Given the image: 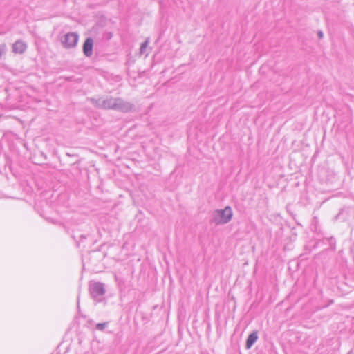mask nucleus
Listing matches in <instances>:
<instances>
[{
    "mask_svg": "<svg viewBox=\"0 0 354 354\" xmlns=\"http://www.w3.org/2000/svg\"><path fill=\"white\" fill-rule=\"evenodd\" d=\"M72 237L74 240L77 241V243L79 244L82 240L85 239L86 238V235L84 234H73Z\"/></svg>",
    "mask_w": 354,
    "mask_h": 354,
    "instance_id": "9",
    "label": "nucleus"
},
{
    "mask_svg": "<svg viewBox=\"0 0 354 354\" xmlns=\"http://www.w3.org/2000/svg\"><path fill=\"white\" fill-rule=\"evenodd\" d=\"M257 339L258 335L257 331H254L252 333H250L246 339L245 348L247 349H250L257 340Z\"/></svg>",
    "mask_w": 354,
    "mask_h": 354,
    "instance_id": "7",
    "label": "nucleus"
},
{
    "mask_svg": "<svg viewBox=\"0 0 354 354\" xmlns=\"http://www.w3.org/2000/svg\"><path fill=\"white\" fill-rule=\"evenodd\" d=\"M88 290L91 297L97 302H100L106 293L105 286L101 282H90Z\"/></svg>",
    "mask_w": 354,
    "mask_h": 354,
    "instance_id": "3",
    "label": "nucleus"
},
{
    "mask_svg": "<svg viewBox=\"0 0 354 354\" xmlns=\"http://www.w3.org/2000/svg\"><path fill=\"white\" fill-rule=\"evenodd\" d=\"M79 304H80V301H79V298L77 299V306L79 307Z\"/></svg>",
    "mask_w": 354,
    "mask_h": 354,
    "instance_id": "13",
    "label": "nucleus"
},
{
    "mask_svg": "<svg viewBox=\"0 0 354 354\" xmlns=\"http://www.w3.org/2000/svg\"><path fill=\"white\" fill-rule=\"evenodd\" d=\"M92 103L97 108L111 109L118 112L128 113L134 109V104L120 97L91 99Z\"/></svg>",
    "mask_w": 354,
    "mask_h": 354,
    "instance_id": "1",
    "label": "nucleus"
},
{
    "mask_svg": "<svg viewBox=\"0 0 354 354\" xmlns=\"http://www.w3.org/2000/svg\"><path fill=\"white\" fill-rule=\"evenodd\" d=\"M93 40L91 37H88L84 42L82 50L84 55L90 57L93 54Z\"/></svg>",
    "mask_w": 354,
    "mask_h": 354,
    "instance_id": "5",
    "label": "nucleus"
},
{
    "mask_svg": "<svg viewBox=\"0 0 354 354\" xmlns=\"http://www.w3.org/2000/svg\"><path fill=\"white\" fill-rule=\"evenodd\" d=\"M79 36L75 32H68L64 35V40L62 41L64 48H71L76 46Z\"/></svg>",
    "mask_w": 354,
    "mask_h": 354,
    "instance_id": "4",
    "label": "nucleus"
},
{
    "mask_svg": "<svg viewBox=\"0 0 354 354\" xmlns=\"http://www.w3.org/2000/svg\"><path fill=\"white\" fill-rule=\"evenodd\" d=\"M27 48V45L21 40L16 41L12 45V51L16 54L24 53Z\"/></svg>",
    "mask_w": 354,
    "mask_h": 354,
    "instance_id": "6",
    "label": "nucleus"
},
{
    "mask_svg": "<svg viewBox=\"0 0 354 354\" xmlns=\"http://www.w3.org/2000/svg\"><path fill=\"white\" fill-rule=\"evenodd\" d=\"M233 216L232 208L226 206L223 209H216L212 215L210 223L216 225L229 223Z\"/></svg>",
    "mask_w": 354,
    "mask_h": 354,
    "instance_id": "2",
    "label": "nucleus"
},
{
    "mask_svg": "<svg viewBox=\"0 0 354 354\" xmlns=\"http://www.w3.org/2000/svg\"><path fill=\"white\" fill-rule=\"evenodd\" d=\"M6 45L5 44H0V59L6 53Z\"/></svg>",
    "mask_w": 354,
    "mask_h": 354,
    "instance_id": "11",
    "label": "nucleus"
},
{
    "mask_svg": "<svg viewBox=\"0 0 354 354\" xmlns=\"http://www.w3.org/2000/svg\"><path fill=\"white\" fill-rule=\"evenodd\" d=\"M317 35H318V37H319V39H322V38L323 37V36H324V34H323L322 31H320V30H319V31H318V32H317Z\"/></svg>",
    "mask_w": 354,
    "mask_h": 354,
    "instance_id": "12",
    "label": "nucleus"
},
{
    "mask_svg": "<svg viewBox=\"0 0 354 354\" xmlns=\"http://www.w3.org/2000/svg\"><path fill=\"white\" fill-rule=\"evenodd\" d=\"M149 43V38H147L146 40L142 43L140 48V54L143 55L145 53V57H147L149 55V52H147V48L148 47Z\"/></svg>",
    "mask_w": 354,
    "mask_h": 354,
    "instance_id": "8",
    "label": "nucleus"
},
{
    "mask_svg": "<svg viewBox=\"0 0 354 354\" xmlns=\"http://www.w3.org/2000/svg\"><path fill=\"white\" fill-rule=\"evenodd\" d=\"M108 325V322L98 323L95 326L97 330H103Z\"/></svg>",
    "mask_w": 354,
    "mask_h": 354,
    "instance_id": "10",
    "label": "nucleus"
}]
</instances>
